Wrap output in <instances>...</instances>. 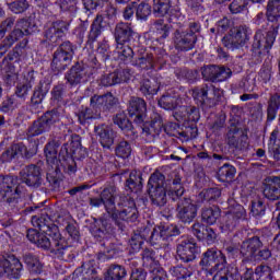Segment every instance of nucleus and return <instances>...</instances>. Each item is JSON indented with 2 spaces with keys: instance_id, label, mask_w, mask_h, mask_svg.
Segmentation results:
<instances>
[{
  "instance_id": "nucleus-1",
  "label": "nucleus",
  "mask_w": 280,
  "mask_h": 280,
  "mask_svg": "<svg viewBox=\"0 0 280 280\" xmlns=\"http://www.w3.org/2000/svg\"><path fill=\"white\" fill-rule=\"evenodd\" d=\"M280 19V0H271L267 5V20L269 25V31L264 35V32L257 31L254 36V42L252 45V56L257 62H261L264 56L270 54L275 40L279 34V23Z\"/></svg>"
},
{
  "instance_id": "nucleus-2",
  "label": "nucleus",
  "mask_w": 280,
  "mask_h": 280,
  "mask_svg": "<svg viewBox=\"0 0 280 280\" xmlns=\"http://www.w3.org/2000/svg\"><path fill=\"white\" fill-rule=\"evenodd\" d=\"M185 188L180 184V177H176L172 180L168 188V196L174 201L177 200V218L184 224H191L198 215V206L191 202V199L183 198Z\"/></svg>"
},
{
  "instance_id": "nucleus-3",
  "label": "nucleus",
  "mask_w": 280,
  "mask_h": 280,
  "mask_svg": "<svg viewBox=\"0 0 280 280\" xmlns=\"http://www.w3.org/2000/svg\"><path fill=\"white\" fill-rule=\"evenodd\" d=\"M178 125L176 122L163 124V117L159 113H153L151 115L150 124H144L142 127V133L149 141H154L159 135L164 130L168 137H176V129Z\"/></svg>"
},
{
  "instance_id": "nucleus-4",
  "label": "nucleus",
  "mask_w": 280,
  "mask_h": 280,
  "mask_svg": "<svg viewBox=\"0 0 280 280\" xmlns=\"http://www.w3.org/2000/svg\"><path fill=\"white\" fill-rule=\"evenodd\" d=\"M153 12L158 16H168V23L173 25L185 19L178 0H153Z\"/></svg>"
},
{
  "instance_id": "nucleus-5",
  "label": "nucleus",
  "mask_w": 280,
  "mask_h": 280,
  "mask_svg": "<svg viewBox=\"0 0 280 280\" xmlns=\"http://www.w3.org/2000/svg\"><path fill=\"white\" fill-rule=\"evenodd\" d=\"M48 237L51 240L50 253H52V255L62 261H72L75 259V253L71 249L67 238L60 234L58 228H52V233H49Z\"/></svg>"
},
{
  "instance_id": "nucleus-6",
  "label": "nucleus",
  "mask_w": 280,
  "mask_h": 280,
  "mask_svg": "<svg viewBox=\"0 0 280 280\" xmlns=\"http://www.w3.org/2000/svg\"><path fill=\"white\" fill-rule=\"evenodd\" d=\"M149 196L155 207H165L167 190L165 189V175L161 172L153 173L149 178Z\"/></svg>"
},
{
  "instance_id": "nucleus-7",
  "label": "nucleus",
  "mask_w": 280,
  "mask_h": 280,
  "mask_svg": "<svg viewBox=\"0 0 280 280\" xmlns=\"http://www.w3.org/2000/svg\"><path fill=\"white\" fill-rule=\"evenodd\" d=\"M223 91L220 88H215L212 83H207L201 88H196L192 90V97L198 100L203 106L208 108H213L220 102L223 95Z\"/></svg>"
},
{
  "instance_id": "nucleus-8",
  "label": "nucleus",
  "mask_w": 280,
  "mask_h": 280,
  "mask_svg": "<svg viewBox=\"0 0 280 280\" xmlns=\"http://www.w3.org/2000/svg\"><path fill=\"white\" fill-rule=\"evenodd\" d=\"M58 121H60V114H58V110L52 109L46 112L28 127L26 135L32 138L44 135V132H49Z\"/></svg>"
},
{
  "instance_id": "nucleus-9",
  "label": "nucleus",
  "mask_w": 280,
  "mask_h": 280,
  "mask_svg": "<svg viewBox=\"0 0 280 280\" xmlns=\"http://www.w3.org/2000/svg\"><path fill=\"white\" fill-rule=\"evenodd\" d=\"M21 198V186H16V177L0 175V202L12 205Z\"/></svg>"
},
{
  "instance_id": "nucleus-10",
  "label": "nucleus",
  "mask_w": 280,
  "mask_h": 280,
  "mask_svg": "<svg viewBox=\"0 0 280 280\" xmlns=\"http://www.w3.org/2000/svg\"><path fill=\"white\" fill-rule=\"evenodd\" d=\"M223 264H226V256L214 248H210L203 253L201 260L199 261L201 269L206 271L207 276L210 275V277L215 275V270L223 266Z\"/></svg>"
},
{
  "instance_id": "nucleus-11",
  "label": "nucleus",
  "mask_w": 280,
  "mask_h": 280,
  "mask_svg": "<svg viewBox=\"0 0 280 280\" xmlns=\"http://www.w3.org/2000/svg\"><path fill=\"white\" fill-rule=\"evenodd\" d=\"M73 60V46L70 42H63L54 52L51 69L52 71H65Z\"/></svg>"
},
{
  "instance_id": "nucleus-12",
  "label": "nucleus",
  "mask_w": 280,
  "mask_h": 280,
  "mask_svg": "<svg viewBox=\"0 0 280 280\" xmlns=\"http://www.w3.org/2000/svg\"><path fill=\"white\" fill-rule=\"evenodd\" d=\"M248 40H250V32L248 31V27L238 26L222 38V45H224L226 49H232L233 51L234 49L244 47Z\"/></svg>"
},
{
  "instance_id": "nucleus-13",
  "label": "nucleus",
  "mask_w": 280,
  "mask_h": 280,
  "mask_svg": "<svg viewBox=\"0 0 280 280\" xmlns=\"http://www.w3.org/2000/svg\"><path fill=\"white\" fill-rule=\"evenodd\" d=\"M118 205L124 207L122 210L118 212L115 210L114 213L109 214L116 224H120L121 222H137L139 219V210H137L135 201L122 197V202Z\"/></svg>"
},
{
  "instance_id": "nucleus-14",
  "label": "nucleus",
  "mask_w": 280,
  "mask_h": 280,
  "mask_svg": "<svg viewBox=\"0 0 280 280\" xmlns=\"http://www.w3.org/2000/svg\"><path fill=\"white\" fill-rule=\"evenodd\" d=\"M143 267L151 272L153 280H163L165 277V270L162 269L159 260L156 259V253L154 249L145 248L142 252Z\"/></svg>"
},
{
  "instance_id": "nucleus-15",
  "label": "nucleus",
  "mask_w": 280,
  "mask_h": 280,
  "mask_svg": "<svg viewBox=\"0 0 280 280\" xmlns=\"http://www.w3.org/2000/svg\"><path fill=\"white\" fill-rule=\"evenodd\" d=\"M21 270H23V265L14 255L0 259V277L19 279L21 277Z\"/></svg>"
},
{
  "instance_id": "nucleus-16",
  "label": "nucleus",
  "mask_w": 280,
  "mask_h": 280,
  "mask_svg": "<svg viewBox=\"0 0 280 280\" xmlns=\"http://www.w3.org/2000/svg\"><path fill=\"white\" fill-rule=\"evenodd\" d=\"M196 253H198L196 241L188 236L182 237L177 245V257H179L180 261H184V264L194 261V259H196Z\"/></svg>"
},
{
  "instance_id": "nucleus-17",
  "label": "nucleus",
  "mask_w": 280,
  "mask_h": 280,
  "mask_svg": "<svg viewBox=\"0 0 280 280\" xmlns=\"http://www.w3.org/2000/svg\"><path fill=\"white\" fill-rule=\"evenodd\" d=\"M91 75H93V68L77 65L67 72L66 80L70 86H78L81 82H89Z\"/></svg>"
},
{
  "instance_id": "nucleus-18",
  "label": "nucleus",
  "mask_w": 280,
  "mask_h": 280,
  "mask_svg": "<svg viewBox=\"0 0 280 280\" xmlns=\"http://www.w3.org/2000/svg\"><path fill=\"white\" fill-rule=\"evenodd\" d=\"M198 43V35L188 33L187 31L180 28L174 33V45L177 51H191L196 44Z\"/></svg>"
},
{
  "instance_id": "nucleus-19",
  "label": "nucleus",
  "mask_w": 280,
  "mask_h": 280,
  "mask_svg": "<svg viewBox=\"0 0 280 280\" xmlns=\"http://www.w3.org/2000/svg\"><path fill=\"white\" fill-rule=\"evenodd\" d=\"M60 144L56 141H50L45 145L44 152L46 156V162L48 165L47 176H55L60 172V161L58 160V148Z\"/></svg>"
},
{
  "instance_id": "nucleus-20",
  "label": "nucleus",
  "mask_w": 280,
  "mask_h": 280,
  "mask_svg": "<svg viewBox=\"0 0 280 280\" xmlns=\"http://www.w3.org/2000/svg\"><path fill=\"white\" fill-rule=\"evenodd\" d=\"M202 77L210 82H226L233 71L224 66H207L202 69Z\"/></svg>"
},
{
  "instance_id": "nucleus-21",
  "label": "nucleus",
  "mask_w": 280,
  "mask_h": 280,
  "mask_svg": "<svg viewBox=\"0 0 280 280\" xmlns=\"http://www.w3.org/2000/svg\"><path fill=\"white\" fill-rule=\"evenodd\" d=\"M117 104H119V100L110 92L104 95H94L90 100L91 108H96L100 113L102 110H113Z\"/></svg>"
},
{
  "instance_id": "nucleus-22",
  "label": "nucleus",
  "mask_w": 280,
  "mask_h": 280,
  "mask_svg": "<svg viewBox=\"0 0 280 280\" xmlns=\"http://www.w3.org/2000/svg\"><path fill=\"white\" fill-rule=\"evenodd\" d=\"M20 176L22 183H25L27 187H40L43 178L40 177V167L37 165L25 166L21 172Z\"/></svg>"
},
{
  "instance_id": "nucleus-23",
  "label": "nucleus",
  "mask_w": 280,
  "mask_h": 280,
  "mask_svg": "<svg viewBox=\"0 0 280 280\" xmlns=\"http://www.w3.org/2000/svg\"><path fill=\"white\" fill-rule=\"evenodd\" d=\"M132 78V72L130 69H122L112 72L109 74H104L101 78L102 86H115V84H121L124 82L130 81Z\"/></svg>"
},
{
  "instance_id": "nucleus-24",
  "label": "nucleus",
  "mask_w": 280,
  "mask_h": 280,
  "mask_svg": "<svg viewBox=\"0 0 280 280\" xmlns=\"http://www.w3.org/2000/svg\"><path fill=\"white\" fill-rule=\"evenodd\" d=\"M128 110L130 117H135L133 121L136 124H143V121H145V113H148V107L143 98L132 97L129 102Z\"/></svg>"
},
{
  "instance_id": "nucleus-25",
  "label": "nucleus",
  "mask_w": 280,
  "mask_h": 280,
  "mask_svg": "<svg viewBox=\"0 0 280 280\" xmlns=\"http://www.w3.org/2000/svg\"><path fill=\"white\" fill-rule=\"evenodd\" d=\"M67 32H69V24L65 21H56L46 28L45 36L50 43H58Z\"/></svg>"
},
{
  "instance_id": "nucleus-26",
  "label": "nucleus",
  "mask_w": 280,
  "mask_h": 280,
  "mask_svg": "<svg viewBox=\"0 0 280 280\" xmlns=\"http://www.w3.org/2000/svg\"><path fill=\"white\" fill-rule=\"evenodd\" d=\"M119 194L117 192V187L116 186H107L105 187L102 192H101V198L104 202V207L108 215L114 213L116 211L117 207L115 203V200Z\"/></svg>"
},
{
  "instance_id": "nucleus-27",
  "label": "nucleus",
  "mask_w": 280,
  "mask_h": 280,
  "mask_svg": "<svg viewBox=\"0 0 280 280\" xmlns=\"http://www.w3.org/2000/svg\"><path fill=\"white\" fill-rule=\"evenodd\" d=\"M114 36L116 43H130L135 36V30L132 24L126 22H119L114 30Z\"/></svg>"
},
{
  "instance_id": "nucleus-28",
  "label": "nucleus",
  "mask_w": 280,
  "mask_h": 280,
  "mask_svg": "<svg viewBox=\"0 0 280 280\" xmlns=\"http://www.w3.org/2000/svg\"><path fill=\"white\" fill-rule=\"evenodd\" d=\"M31 222L35 229H38L40 233H45L46 235L54 233V229H58L47 212L42 213L40 217H33Z\"/></svg>"
},
{
  "instance_id": "nucleus-29",
  "label": "nucleus",
  "mask_w": 280,
  "mask_h": 280,
  "mask_svg": "<svg viewBox=\"0 0 280 280\" xmlns=\"http://www.w3.org/2000/svg\"><path fill=\"white\" fill-rule=\"evenodd\" d=\"M113 121L115 126H118V128H120V130L124 132L125 136L128 137V139H135L137 137V130H135L132 122H130L126 114H116L113 118Z\"/></svg>"
},
{
  "instance_id": "nucleus-30",
  "label": "nucleus",
  "mask_w": 280,
  "mask_h": 280,
  "mask_svg": "<svg viewBox=\"0 0 280 280\" xmlns=\"http://www.w3.org/2000/svg\"><path fill=\"white\" fill-rule=\"evenodd\" d=\"M94 132L103 148H110L115 143V131L106 125H100L94 128Z\"/></svg>"
},
{
  "instance_id": "nucleus-31",
  "label": "nucleus",
  "mask_w": 280,
  "mask_h": 280,
  "mask_svg": "<svg viewBox=\"0 0 280 280\" xmlns=\"http://www.w3.org/2000/svg\"><path fill=\"white\" fill-rule=\"evenodd\" d=\"M26 237L30 242L36 244L38 248H43L44 250H50L51 248V238H49V235L44 232L28 230Z\"/></svg>"
},
{
  "instance_id": "nucleus-32",
  "label": "nucleus",
  "mask_w": 280,
  "mask_h": 280,
  "mask_svg": "<svg viewBox=\"0 0 280 280\" xmlns=\"http://www.w3.org/2000/svg\"><path fill=\"white\" fill-rule=\"evenodd\" d=\"M262 194L267 200H279L280 198V177L273 176L266 180Z\"/></svg>"
},
{
  "instance_id": "nucleus-33",
  "label": "nucleus",
  "mask_w": 280,
  "mask_h": 280,
  "mask_svg": "<svg viewBox=\"0 0 280 280\" xmlns=\"http://www.w3.org/2000/svg\"><path fill=\"white\" fill-rule=\"evenodd\" d=\"M261 248V241L259 237H252L247 241H244L240 248V255L245 257V259H253L255 257V253Z\"/></svg>"
},
{
  "instance_id": "nucleus-34",
  "label": "nucleus",
  "mask_w": 280,
  "mask_h": 280,
  "mask_svg": "<svg viewBox=\"0 0 280 280\" xmlns=\"http://www.w3.org/2000/svg\"><path fill=\"white\" fill-rule=\"evenodd\" d=\"M212 280H236L240 271L233 265L223 264L214 271Z\"/></svg>"
},
{
  "instance_id": "nucleus-35",
  "label": "nucleus",
  "mask_w": 280,
  "mask_h": 280,
  "mask_svg": "<svg viewBox=\"0 0 280 280\" xmlns=\"http://www.w3.org/2000/svg\"><path fill=\"white\" fill-rule=\"evenodd\" d=\"M131 65L132 67H136V69H140V71H149V69H154L156 61H154V55L143 52L136 57Z\"/></svg>"
},
{
  "instance_id": "nucleus-36",
  "label": "nucleus",
  "mask_w": 280,
  "mask_h": 280,
  "mask_svg": "<svg viewBox=\"0 0 280 280\" xmlns=\"http://www.w3.org/2000/svg\"><path fill=\"white\" fill-rule=\"evenodd\" d=\"M228 143L235 148V150H245V148H248V138L240 135L235 128H231L228 132Z\"/></svg>"
},
{
  "instance_id": "nucleus-37",
  "label": "nucleus",
  "mask_w": 280,
  "mask_h": 280,
  "mask_svg": "<svg viewBox=\"0 0 280 280\" xmlns=\"http://www.w3.org/2000/svg\"><path fill=\"white\" fill-rule=\"evenodd\" d=\"M97 279V269L86 264L78 268L72 276V280H95Z\"/></svg>"
},
{
  "instance_id": "nucleus-38",
  "label": "nucleus",
  "mask_w": 280,
  "mask_h": 280,
  "mask_svg": "<svg viewBox=\"0 0 280 280\" xmlns=\"http://www.w3.org/2000/svg\"><path fill=\"white\" fill-rule=\"evenodd\" d=\"M102 114H100V110L97 108L91 107H82L78 114V121L84 126L85 124H89L91 119H100Z\"/></svg>"
},
{
  "instance_id": "nucleus-39",
  "label": "nucleus",
  "mask_w": 280,
  "mask_h": 280,
  "mask_svg": "<svg viewBox=\"0 0 280 280\" xmlns=\"http://www.w3.org/2000/svg\"><path fill=\"white\" fill-rule=\"evenodd\" d=\"M106 27V21H104L103 15H97L91 25L89 33L90 43H95L100 36H102V30Z\"/></svg>"
},
{
  "instance_id": "nucleus-40",
  "label": "nucleus",
  "mask_w": 280,
  "mask_h": 280,
  "mask_svg": "<svg viewBox=\"0 0 280 280\" xmlns=\"http://www.w3.org/2000/svg\"><path fill=\"white\" fill-rule=\"evenodd\" d=\"M127 187L130 191L139 194L143 189V178L141 177V172L132 171L127 179Z\"/></svg>"
},
{
  "instance_id": "nucleus-41",
  "label": "nucleus",
  "mask_w": 280,
  "mask_h": 280,
  "mask_svg": "<svg viewBox=\"0 0 280 280\" xmlns=\"http://www.w3.org/2000/svg\"><path fill=\"white\" fill-rule=\"evenodd\" d=\"M127 275L126 267L121 265H112L105 272V280H124Z\"/></svg>"
},
{
  "instance_id": "nucleus-42",
  "label": "nucleus",
  "mask_w": 280,
  "mask_h": 280,
  "mask_svg": "<svg viewBox=\"0 0 280 280\" xmlns=\"http://www.w3.org/2000/svg\"><path fill=\"white\" fill-rule=\"evenodd\" d=\"M23 36H26L23 31H21L19 27L15 26V28L11 32L10 35H8L0 45V49L3 51H8L16 40H21Z\"/></svg>"
},
{
  "instance_id": "nucleus-43",
  "label": "nucleus",
  "mask_w": 280,
  "mask_h": 280,
  "mask_svg": "<svg viewBox=\"0 0 280 280\" xmlns=\"http://www.w3.org/2000/svg\"><path fill=\"white\" fill-rule=\"evenodd\" d=\"M24 262L33 275H40V272H43V264H40V259H38L36 255L25 254Z\"/></svg>"
},
{
  "instance_id": "nucleus-44",
  "label": "nucleus",
  "mask_w": 280,
  "mask_h": 280,
  "mask_svg": "<svg viewBox=\"0 0 280 280\" xmlns=\"http://www.w3.org/2000/svg\"><path fill=\"white\" fill-rule=\"evenodd\" d=\"M179 104L180 98L178 96H172L170 94H164L159 100V105L161 106V108H164L165 110H176Z\"/></svg>"
},
{
  "instance_id": "nucleus-45",
  "label": "nucleus",
  "mask_w": 280,
  "mask_h": 280,
  "mask_svg": "<svg viewBox=\"0 0 280 280\" xmlns=\"http://www.w3.org/2000/svg\"><path fill=\"white\" fill-rule=\"evenodd\" d=\"M280 108V94H272L268 101L267 117L272 121L277 117V112Z\"/></svg>"
},
{
  "instance_id": "nucleus-46",
  "label": "nucleus",
  "mask_w": 280,
  "mask_h": 280,
  "mask_svg": "<svg viewBox=\"0 0 280 280\" xmlns=\"http://www.w3.org/2000/svg\"><path fill=\"white\" fill-rule=\"evenodd\" d=\"M170 275H172V277H174V279L176 280H183V279H189V277L194 275V271L191 270L190 267L178 265L170 269Z\"/></svg>"
},
{
  "instance_id": "nucleus-47",
  "label": "nucleus",
  "mask_w": 280,
  "mask_h": 280,
  "mask_svg": "<svg viewBox=\"0 0 280 280\" xmlns=\"http://www.w3.org/2000/svg\"><path fill=\"white\" fill-rule=\"evenodd\" d=\"M159 88V82L155 79H144L140 84V91L144 95H156Z\"/></svg>"
},
{
  "instance_id": "nucleus-48",
  "label": "nucleus",
  "mask_w": 280,
  "mask_h": 280,
  "mask_svg": "<svg viewBox=\"0 0 280 280\" xmlns=\"http://www.w3.org/2000/svg\"><path fill=\"white\" fill-rule=\"evenodd\" d=\"M21 101L18 100V96L11 95L7 96L0 106V113H12V110H16L18 106H21Z\"/></svg>"
},
{
  "instance_id": "nucleus-49",
  "label": "nucleus",
  "mask_w": 280,
  "mask_h": 280,
  "mask_svg": "<svg viewBox=\"0 0 280 280\" xmlns=\"http://www.w3.org/2000/svg\"><path fill=\"white\" fill-rule=\"evenodd\" d=\"M220 210L218 208H203L201 212V220L206 224H215L220 218Z\"/></svg>"
},
{
  "instance_id": "nucleus-50",
  "label": "nucleus",
  "mask_w": 280,
  "mask_h": 280,
  "mask_svg": "<svg viewBox=\"0 0 280 280\" xmlns=\"http://www.w3.org/2000/svg\"><path fill=\"white\" fill-rule=\"evenodd\" d=\"M9 10L13 14H23L30 9V2L27 0H14L13 2L7 3Z\"/></svg>"
},
{
  "instance_id": "nucleus-51",
  "label": "nucleus",
  "mask_w": 280,
  "mask_h": 280,
  "mask_svg": "<svg viewBox=\"0 0 280 280\" xmlns=\"http://www.w3.org/2000/svg\"><path fill=\"white\" fill-rule=\"evenodd\" d=\"M258 80L264 84H268L272 80V63L270 61H265L259 73Z\"/></svg>"
},
{
  "instance_id": "nucleus-52",
  "label": "nucleus",
  "mask_w": 280,
  "mask_h": 280,
  "mask_svg": "<svg viewBox=\"0 0 280 280\" xmlns=\"http://www.w3.org/2000/svg\"><path fill=\"white\" fill-rule=\"evenodd\" d=\"M153 30L158 38H167L170 36V25L165 24L163 20L155 21Z\"/></svg>"
},
{
  "instance_id": "nucleus-53",
  "label": "nucleus",
  "mask_w": 280,
  "mask_h": 280,
  "mask_svg": "<svg viewBox=\"0 0 280 280\" xmlns=\"http://www.w3.org/2000/svg\"><path fill=\"white\" fill-rule=\"evenodd\" d=\"M115 153L119 159H128L132 154V147L128 141H120L115 149Z\"/></svg>"
},
{
  "instance_id": "nucleus-54",
  "label": "nucleus",
  "mask_w": 280,
  "mask_h": 280,
  "mask_svg": "<svg viewBox=\"0 0 280 280\" xmlns=\"http://www.w3.org/2000/svg\"><path fill=\"white\" fill-rule=\"evenodd\" d=\"M236 172L237 171L235 170V166L224 164L219 168L218 174L221 180H233V178H235Z\"/></svg>"
},
{
  "instance_id": "nucleus-55",
  "label": "nucleus",
  "mask_w": 280,
  "mask_h": 280,
  "mask_svg": "<svg viewBox=\"0 0 280 280\" xmlns=\"http://www.w3.org/2000/svg\"><path fill=\"white\" fill-rule=\"evenodd\" d=\"M277 137H279V129H275L270 135V143H273L270 152L275 161H280V141L277 142Z\"/></svg>"
},
{
  "instance_id": "nucleus-56",
  "label": "nucleus",
  "mask_w": 280,
  "mask_h": 280,
  "mask_svg": "<svg viewBox=\"0 0 280 280\" xmlns=\"http://www.w3.org/2000/svg\"><path fill=\"white\" fill-rule=\"evenodd\" d=\"M116 49L120 60H128L135 56V51L126 43H117Z\"/></svg>"
},
{
  "instance_id": "nucleus-57",
  "label": "nucleus",
  "mask_w": 280,
  "mask_h": 280,
  "mask_svg": "<svg viewBox=\"0 0 280 280\" xmlns=\"http://www.w3.org/2000/svg\"><path fill=\"white\" fill-rule=\"evenodd\" d=\"M21 154V144H13L1 155L3 163H9L12 159H16Z\"/></svg>"
},
{
  "instance_id": "nucleus-58",
  "label": "nucleus",
  "mask_w": 280,
  "mask_h": 280,
  "mask_svg": "<svg viewBox=\"0 0 280 280\" xmlns=\"http://www.w3.org/2000/svg\"><path fill=\"white\" fill-rule=\"evenodd\" d=\"M110 233H113V225L106 219L101 220V224L95 231V236L104 238L106 235H110Z\"/></svg>"
},
{
  "instance_id": "nucleus-59",
  "label": "nucleus",
  "mask_w": 280,
  "mask_h": 280,
  "mask_svg": "<svg viewBox=\"0 0 280 280\" xmlns=\"http://www.w3.org/2000/svg\"><path fill=\"white\" fill-rule=\"evenodd\" d=\"M255 275L258 277L257 280H272V269L269 266H258Z\"/></svg>"
},
{
  "instance_id": "nucleus-60",
  "label": "nucleus",
  "mask_w": 280,
  "mask_h": 280,
  "mask_svg": "<svg viewBox=\"0 0 280 280\" xmlns=\"http://www.w3.org/2000/svg\"><path fill=\"white\" fill-rule=\"evenodd\" d=\"M221 229L222 231H233V229H235V211L234 210L223 217Z\"/></svg>"
},
{
  "instance_id": "nucleus-61",
  "label": "nucleus",
  "mask_w": 280,
  "mask_h": 280,
  "mask_svg": "<svg viewBox=\"0 0 280 280\" xmlns=\"http://www.w3.org/2000/svg\"><path fill=\"white\" fill-rule=\"evenodd\" d=\"M229 8L232 14H242L248 8V0H233Z\"/></svg>"
},
{
  "instance_id": "nucleus-62",
  "label": "nucleus",
  "mask_w": 280,
  "mask_h": 280,
  "mask_svg": "<svg viewBox=\"0 0 280 280\" xmlns=\"http://www.w3.org/2000/svg\"><path fill=\"white\" fill-rule=\"evenodd\" d=\"M144 242H145V237H143L141 234H133L129 240V245L131 250H133V253H139Z\"/></svg>"
},
{
  "instance_id": "nucleus-63",
  "label": "nucleus",
  "mask_w": 280,
  "mask_h": 280,
  "mask_svg": "<svg viewBox=\"0 0 280 280\" xmlns=\"http://www.w3.org/2000/svg\"><path fill=\"white\" fill-rule=\"evenodd\" d=\"M150 14H152V7H150L145 2H141L137 8L136 16L143 21V20L148 19L150 16Z\"/></svg>"
},
{
  "instance_id": "nucleus-64",
  "label": "nucleus",
  "mask_w": 280,
  "mask_h": 280,
  "mask_svg": "<svg viewBox=\"0 0 280 280\" xmlns=\"http://www.w3.org/2000/svg\"><path fill=\"white\" fill-rule=\"evenodd\" d=\"M15 26L19 27V30L26 36L34 33V24H32L30 20L21 19L16 22Z\"/></svg>"
}]
</instances>
